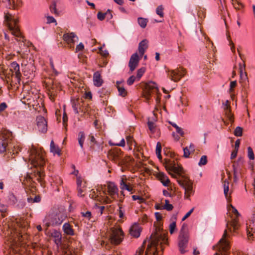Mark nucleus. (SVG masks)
Wrapping results in <instances>:
<instances>
[{
    "mask_svg": "<svg viewBox=\"0 0 255 255\" xmlns=\"http://www.w3.org/2000/svg\"><path fill=\"white\" fill-rule=\"evenodd\" d=\"M228 209L229 214L232 213L233 215H230V220L227 221V229L224 231L223 237L216 246L213 247V250L217 251L214 255H229L228 251L230 249V246L227 239L229 236L227 231L230 232H236L240 226L238 217L240 215L238 210L232 205H230L228 207Z\"/></svg>",
    "mask_w": 255,
    "mask_h": 255,
    "instance_id": "1",
    "label": "nucleus"
},
{
    "mask_svg": "<svg viewBox=\"0 0 255 255\" xmlns=\"http://www.w3.org/2000/svg\"><path fill=\"white\" fill-rule=\"evenodd\" d=\"M30 160L31 164L35 167H39L40 170H37L34 172V175L37 178V180L40 183L42 187H43L45 184L44 180V173L42 171L41 168L45 163V160L44 158V153L42 151L38 150L33 148L31 150L30 153Z\"/></svg>",
    "mask_w": 255,
    "mask_h": 255,
    "instance_id": "2",
    "label": "nucleus"
},
{
    "mask_svg": "<svg viewBox=\"0 0 255 255\" xmlns=\"http://www.w3.org/2000/svg\"><path fill=\"white\" fill-rule=\"evenodd\" d=\"M66 217L65 211L63 210L55 209L45 217L44 223L47 227L50 226H59L63 222Z\"/></svg>",
    "mask_w": 255,
    "mask_h": 255,
    "instance_id": "3",
    "label": "nucleus"
},
{
    "mask_svg": "<svg viewBox=\"0 0 255 255\" xmlns=\"http://www.w3.org/2000/svg\"><path fill=\"white\" fill-rule=\"evenodd\" d=\"M151 245L154 247V251H149L145 254V255H158L157 247L159 243L165 244L167 239L165 233L161 232L159 229L157 230L150 236Z\"/></svg>",
    "mask_w": 255,
    "mask_h": 255,
    "instance_id": "4",
    "label": "nucleus"
},
{
    "mask_svg": "<svg viewBox=\"0 0 255 255\" xmlns=\"http://www.w3.org/2000/svg\"><path fill=\"white\" fill-rule=\"evenodd\" d=\"M187 225L183 224L180 230V235L178 237V246L181 254H184L186 252L185 250L187 247L189 236L187 232L185 230V228H187Z\"/></svg>",
    "mask_w": 255,
    "mask_h": 255,
    "instance_id": "5",
    "label": "nucleus"
},
{
    "mask_svg": "<svg viewBox=\"0 0 255 255\" xmlns=\"http://www.w3.org/2000/svg\"><path fill=\"white\" fill-rule=\"evenodd\" d=\"M109 240L112 244H120L124 238V232L118 227H112L109 231Z\"/></svg>",
    "mask_w": 255,
    "mask_h": 255,
    "instance_id": "6",
    "label": "nucleus"
},
{
    "mask_svg": "<svg viewBox=\"0 0 255 255\" xmlns=\"http://www.w3.org/2000/svg\"><path fill=\"white\" fill-rule=\"evenodd\" d=\"M4 20L11 34L17 37L19 36L20 32L17 25L18 19L15 18L11 15H5L4 16Z\"/></svg>",
    "mask_w": 255,
    "mask_h": 255,
    "instance_id": "7",
    "label": "nucleus"
},
{
    "mask_svg": "<svg viewBox=\"0 0 255 255\" xmlns=\"http://www.w3.org/2000/svg\"><path fill=\"white\" fill-rule=\"evenodd\" d=\"M108 156L109 159L121 166L126 164L127 161L124 157L121 149L117 148L109 152Z\"/></svg>",
    "mask_w": 255,
    "mask_h": 255,
    "instance_id": "8",
    "label": "nucleus"
},
{
    "mask_svg": "<svg viewBox=\"0 0 255 255\" xmlns=\"http://www.w3.org/2000/svg\"><path fill=\"white\" fill-rule=\"evenodd\" d=\"M179 185L185 190V197L187 199H189L191 195L193 194L192 187V182L188 178L185 177L183 180H178Z\"/></svg>",
    "mask_w": 255,
    "mask_h": 255,
    "instance_id": "9",
    "label": "nucleus"
},
{
    "mask_svg": "<svg viewBox=\"0 0 255 255\" xmlns=\"http://www.w3.org/2000/svg\"><path fill=\"white\" fill-rule=\"evenodd\" d=\"M168 77L172 81L177 82L186 74L185 70L183 68L166 71Z\"/></svg>",
    "mask_w": 255,
    "mask_h": 255,
    "instance_id": "10",
    "label": "nucleus"
},
{
    "mask_svg": "<svg viewBox=\"0 0 255 255\" xmlns=\"http://www.w3.org/2000/svg\"><path fill=\"white\" fill-rule=\"evenodd\" d=\"M159 89L155 83L150 81L148 82L145 87L144 97L147 100L150 99V97L152 94H158Z\"/></svg>",
    "mask_w": 255,
    "mask_h": 255,
    "instance_id": "11",
    "label": "nucleus"
},
{
    "mask_svg": "<svg viewBox=\"0 0 255 255\" xmlns=\"http://www.w3.org/2000/svg\"><path fill=\"white\" fill-rule=\"evenodd\" d=\"M246 230L249 238H255V211L253 214L249 222L247 224Z\"/></svg>",
    "mask_w": 255,
    "mask_h": 255,
    "instance_id": "12",
    "label": "nucleus"
},
{
    "mask_svg": "<svg viewBox=\"0 0 255 255\" xmlns=\"http://www.w3.org/2000/svg\"><path fill=\"white\" fill-rule=\"evenodd\" d=\"M63 39L70 48L73 47L75 43L78 40V36L74 32L64 33Z\"/></svg>",
    "mask_w": 255,
    "mask_h": 255,
    "instance_id": "13",
    "label": "nucleus"
},
{
    "mask_svg": "<svg viewBox=\"0 0 255 255\" xmlns=\"http://www.w3.org/2000/svg\"><path fill=\"white\" fill-rule=\"evenodd\" d=\"M37 126L39 131L42 133H45L47 130V122L42 116H39L36 118Z\"/></svg>",
    "mask_w": 255,
    "mask_h": 255,
    "instance_id": "14",
    "label": "nucleus"
},
{
    "mask_svg": "<svg viewBox=\"0 0 255 255\" xmlns=\"http://www.w3.org/2000/svg\"><path fill=\"white\" fill-rule=\"evenodd\" d=\"M12 148L13 147L9 139L5 138L0 142V153H3L7 151L11 152V150ZM13 148H15V147L13 146Z\"/></svg>",
    "mask_w": 255,
    "mask_h": 255,
    "instance_id": "15",
    "label": "nucleus"
},
{
    "mask_svg": "<svg viewBox=\"0 0 255 255\" xmlns=\"http://www.w3.org/2000/svg\"><path fill=\"white\" fill-rule=\"evenodd\" d=\"M108 192L112 199L115 200L116 196L119 197L118 188L115 183L109 182L107 185Z\"/></svg>",
    "mask_w": 255,
    "mask_h": 255,
    "instance_id": "16",
    "label": "nucleus"
},
{
    "mask_svg": "<svg viewBox=\"0 0 255 255\" xmlns=\"http://www.w3.org/2000/svg\"><path fill=\"white\" fill-rule=\"evenodd\" d=\"M139 61V58L137 53H135L131 56L128 62V67L131 72L134 71L138 66Z\"/></svg>",
    "mask_w": 255,
    "mask_h": 255,
    "instance_id": "17",
    "label": "nucleus"
},
{
    "mask_svg": "<svg viewBox=\"0 0 255 255\" xmlns=\"http://www.w3.org/2000/svg\"><path fill=\"white\" fill-rule=\"evenodd\" d=\"M167 165L170 170L175 173L180 174L183 172V168L182 166L176 163L174 161H169Z\"/></svg>",
    "mask_w": 255,
    "mask_h": 255,
    "instance_id": "18",
    "label": "nucleus"
},
{
    "mask_svg": "<svg viewBox=\"0 0 255 255\" xmlns=\"http://www.w3.org/2000/svg\"><path fill=\"white\" fill-rule=\"evenodd\" d=\"M3 2L5 3L6 6L9 8L15 9L21 5V1L18 0H3Z\"/></svg>",
    "mask_w": 255,
    "mask_h": 255,
    "instance_id": "19",
    "label": "nucleus"
},
{
    "mask_svg": "<svg viewBox=\"0 0 255 255\" xmlns=\"http://www.w3.org/2000/svg\"><path fill=\"white\" fill-rule=\"evenodd\" d=\"M141 228L138 224L135 223L130 228L129 233L131 236L138 238L140 235Z\"/></svg>",
    "mask_w": 255,
    "mask_h": 255,
    "instance_id": "20",
    "label": "nucleus"
},
{
    "mask_svg": "<svg viewBox=\"0 0 255 255\" xmlns=\"http://www.w3.org/2000/svg\"><path fill=\"white\" fill-rule=\"evenodd\" d=\"M148 41L147 39H143L139 42L138 44V50L140 56H142L148 48Z\"/></svg>",
    "mask_w": 255,
    "mask_h": 255,
    "instance_id": "21",
    "label": "nucleus"
},
{
    "mask_svg": "<svg viewBox=\"0 0 255 255\" xmlns=\"http://www.w3.org/2000/svg\"><path fill=\"white\" fill-rule=\"evenodd\" d=\"M93 82L95 86L100 87L102 85L103 81L99 71H96L94 73L93 75Z\"/></svg>",
    "mask_w": 255,
    "mask_h": 255,
    "instance_id": "22",
    "label": "nucleus"
},
{
    "mask_svg": "<svg viewBox=\"0 0 255 255\" xmlns=\"http://www.w3.org/2000/svg\"><path fill=\"white\" fill-rule=\"evenodd\" d=\"M10 69L13 73H15L17 78L20 77L21 76V73L19 70V65L16 61H14L11 63L10 65Z\"/></svg>",
    "mask_w": 255,
    "mask_h": 255,
    "instance_id": "23",
    "label": "nucleus"
},
{
    "mask_svg": "<svg viewBox=\"0 0 255 255\" xmlns=\"http://www.w3.org/2000/svg\"><path fill=\"white\" fill-rule=\"evenodd\" d=\"M229 102L228 100H227L224 103H223L224 106V110L225 111L226 114L227 115L229 120L231 122H233V116L231 114V110L229 106Z\"/></svg>",
    "mask_w": 255,
    "mask_h": 255,
    "instance_id": "24",
    "label": "nucleus"
},
{
    "mask_svg": "<svg viewBox=\"0 0 255 255\" xmlns=\"http://www.w3.org/2000/svg\"><path fill=\"white\" fill-rule=\"evenodd\" d=\"M233 168L234 171V182H237L239 179V176L241 174V168L238 167L236 164L233 165Z\"/></svg>",
    "mask_w": 255,
    "mask_h": 255,
    "instance_id": "25",
    "label": "nucleus"
},
{
    "mask_svg": "<svg viewBox=\"0 0 255 255\" xmlns=\"http://www.w3.org/2000/svg\"><path fill=\"white\" fill-rule=\"evenodd\" d=\"M51 236L54 238V242L57 245H59L61 243V234L56 230H54L52 233Z\"/></svg>",
    "mask_w": 255,
    "mask_h": 255,
    "instance_id": "26",
    "label": "nucleus"
},
{
    "mask_svg": "<svg viewBox=\"0 0 255 255\" xmlns=\"http://www.w3.org/2000/svg\"><path fill=\"white\" fill-rule=\"evenodd\" d=\"M63 230L64 232L67 235L73 236L74 232L69 223H65L63 226Z\"/></svg>",
    "mask_w": 255,
    "mask_h": 255,
    "instance_id": "27",
    "label": "nucleus"
},
{
    "mask_svg": "<svg viewBox=\"0 0 255 255\" xmlns=\"http://www.w3.org/2000/svg\"><path fill=\"white\" fill-rule=\"evenodd\" d=\"M85 139V134L84 131H81L78 133V140L79 144L82 149H83V144Z\"/></svg>",
    "mask_w": 255,
    "mask_h": 255,
    "instance_id": "28",
    "label": "nucleus"
},
{
    "mask_svg": "<svg viewBox=\"0 0 255 255\" xmlns=\"http://www.w3.org/2000/svg\"><path fill=\"white\" fill-rule=\"evenodd\" d=\"M159 178L161 182L164 186H167L170 180L168 177L163 173H159Z\"/></svg>",
    "mask_w": 255,
    "mask_h": 255,
    "instance_id": "29",
    "label": "nucleus"
},
{
    "mask_svg": "<svg viewBox=\"0 0 255 255\" xmlns=\"http://www.w3.org/2000/svg\"><path fill=\"white\" fill-rule=\"evenodd\" d=\"M50 151L55 154H58L59 156L60 155V150L58 147H56L55 145L54 142L53 140H51L50 142Z\"/></svg>",
    "mask_w": 255,
    "mask_h": 255,
    "instance_id": "30",
    "label": "nucleus"
},
{
    "mask_svg": "<svg viewBox=\"0 0 255 255\" xmlns=\"http://www.w3.org/2000/svg\"><path fill=\"white\" fill-rule=\"evenodd\" d=\"M17 202V199L12 193H9L7 196V202L10 205H14Z\"/></svg>",
    "mask_w": 255,
    "mask_h": 255,
    "instance_id": "31",
    "label": "nucleus"
},
{
    "mask_svg": "<svg viewBox=\"0 0 255 255\" xmlns=\"http://www.w3.org/2000/svg\"><path fill=\"white\" fill-rule=\"evenodd\" d=\"M41 199L40 195H36L34 198L30 196L27 198V201L29 203H39L41 201Z\"/></svg>",
    "mask_w": 255,
    "mask_h": 255,
    "instance_id": "32",
    "label": "nucleus"
},
{
    "mask_svg": "<svg viewBox=\"0 0 255 255\" xmlns=\"http://www.w3.org/2000/svg\"><path fill=\"white\" fill-rule=\"evenodd\" d=\"M120 188L122 190H126L128 191H131L132 188H130L124 181L123 178L120 181Z\"/></svg>",
    "mask_w": 255,
    "mask_h": 255,
    "instance_id": "33",
    "label": "nucleus"
},
{
    "mask_svg": "<svg viewBox=\"0 0 255 255\" xmlns=\"http://www.w3.org/2000/svg\"><path fill=\"white\" fill-rule=\"evenodd\" d=\"M137 22L140 26L144 28L146 27L148 20L146 18L143 17H138L137 18Z\"/></svg>",
    "mask_w": 255,
    "mask_h": 255,
    "instance_id": "34",
    "label": "nucleus"
},
{
    "mask_svg": "<svg viewBox=\"0 0 255 255\" xmlns=\"http://www.w3.org/2000/svg\"><path fill=\"white\" fill-rule=\"evenodd\" d=\"M169 123L171 125H172V127L175 128L177 133L179 134L182 136L184 135V132L182 128L178 127L175 123L172 122H169Z\"/></svg>",
    "mask_w": 255,
    "mask_h": 255,
    "instance_id": "35",
    "label": "nucleus"
},
{
    "mask_svg": "<svg viewBox=\"0 0 255 255\" xmlns=\"http://www.w3.org/2000/svg\"><path fill=\"white\" fill-rule=\"evenodd\" d=\"M147 126L150 131L152 133H154L155 131L156 126L155 123L153 122L148 121L147 123Z\"/></svg>",
    "mask_w": 255,
    "mask_h": 255,
    "instance_id": "36",
    "label": "nucleus"
},
{
    "mask_svg": "<svg viewBox=\"0 0 255 255\" xmlns=\"http://www.w3.org/2000/svg\"><path fill=\"white\" fill-rule=\"evenodd\" d=\"M145 71V68H144V67H141L137 70V74H136V76L137 81H139L140 79L142 76V75L144 73Z\"/></svg>",
    "mask_w": 255,
    "mask_h": 255,
    "instance_id": "37",
    "label": "nucleus"
},
{
    "mask_svg": "<svg viewBox=\"0 0 255 255\" xmlns=\"http://www.w3.org/2000/svg\"><path fill=\"white\" fill-rule=\"evenodd\" d=\"M164 8L162 5L158 6L156 9V13L160 17H163L164 16L163 13Z\"/></svg>",
    "mask_w": 255,
    "mask_h": 255,
    "instance_id": "38",
    "label": "nucleus"
},
{
    "mask_svg": "<svg viewBox=\"0 0 255 255\" xmlns=\"http://www.w3.org/2000/svg\"><path fill=\"white\" fill-rule=\"evenodd\" d=\"M165 204L162 206V209H166L168 211H171L173 208V205L169 204V201L168 200H165Z\"/></svg>",
    "mask_w": 255,
    "mask_h": 255,
    "instance_id": "39",
    "label": "nucleus"
},
{
    "mask_svg": "<svg viewBox=\"0 0 255 255\" xmlns=\"http://www.w3.org/2000/svg\"><path fill=\"white\" fill-rule=\"evenodd\" d=\"M207 163V156L206 155H203L200 158V161L198 163V165L202 166L205 165Z\"/></svg>",
    "mask_w": 255,
    "mask_h": 255,
    "instance_id": "40",
    "label": "nucleus"
},
{
    "mask_svg": "<svg viewBox=\"0 0 255 255\" xmlns=\"http://www.w3.org/2000/svg\"><path fill=\"white\" fill-rule=\"evenodd\" d=\"M118 90L119 93V95L122 97H125L127 94V92L124 87H121L120 86H118Z\"/></svg>",
    "mask_w": 255,
    "mask_h": 255,
    "instance_id": "41",
    "label": "nucleus"
},
{
    "mask_svg": "<svg viewBox=\"0 0 255 255\" xmlns=\"http://www.w3.org/2000/svg\"><path fill=\"white\" fill-rule=\"evenodd\" d=\"M234 134L236 136H241L243 134V128L237 127L234 130Z\"/></svg>",
    "mask_w": 255,
    "mask_h": 255,
    "instance_id": "42",
    "label": "nucleus"
},
{
    "mask_svg": "<svg viewBox=\"0 0 255 255\" xmlns=\"http://www.w3.org/2000/svg\"><path fill=\"white\" fill-rule=\"evenodd\" d=\"M56 7V1H53L50 6V9L52 13L57 14H58V12H57Z\"/></svg>",
    "mask_w": 255,
    "mask_h": 255,
    "instance_id": "43",
    "label": "nucleus"
},
{
    "mask_svg": "<svg viewBox=\"0 0 255 255\" xmlns=\"http://www.w3.org/2000/svg\"><path fill=\"white\" fill-rule=\"evenodd\" d=\"M89 139L91 142V148H92L93 150H94V144H98L97 141H96L95 138L94 137V135L92 134L89 135Z\"/></svg>",
    "mask_w": 255,
    "mask_h": 255,
    "instance_id": "44",
    "label": "nucleus"
},
{
    "mask_svg": "<svg viewBox=\"0 0 255 255\" xmlns=\"http://www.w3.org/2000/svg\"><path fill=\"white\" fill-rule=\"evenodd\" d=\"M53 183L56 185L59 186L61 185L63 181L62 179L59 176H56L54 178L52 179Z\"/></svg>",
    "mask_w": 255,
    "mask_h": 255,
    "instance_id": "45",
    "label": "nucleus"
},
{
    "mask_svg": "<svg viewBox=\"0 0 255 255\" xmlns=\"http://www.w3.org/2000/svg\"><path fill=\"white\" fill-rule=\"evenodd\" d=\"M248 156L251 160H254L255 159L253 150L250 146L248 147Z\"/></svg>",
    "mask_w": 255,
    "mask_h": 255,
    "instance_id": "46",
    "label": "nucleus"
},
{
    "mask_svg": "<svg viewBox=\"0 0 255 255\" xmlns=\"http://www.w3.org/2000/svg\"><path fill=\"white\" fill-rule=\"evenodd\" d=\"M136 81H137L136 77L133 75H132L130 76L127 80V84L129 86H131Z\"/></svg>",
    "mask_w": 255,
    "mask_h": 255,
    "instance_id": "47",
    "label": "nucleus"
},
{
    "mask_svg": "<svg viewBox=\"0 0 255 255\" xmlns=\"http://www.w3.org/2000/svg\"><path fill=\"white\" fill-rule=\"evenodd\" d=\"M229 182L225 181L224 183V193L226 197L228 196V193L229 192Z\"/></svg>",
    "mask_w": 255,
    "mask_h": 255,
    "instance_id": "48",
    "label": "nucleus"
},
{
    "mask_svg": "<svg viewBox=\"0 0 255 255\" xmlns=\"http://www.w3.org/2000/svg\"><path fill=\"white\" fill-rule=\"evenodd\" d=\"M176 228V222L174 221L172 222L169 225V231L171 234H172Z\"/></svg>",
    "mask_w": 255,
    "mask_h": 255,
    "instance_id": "49",
    "label": "nucleus"
},
{
    "mask_svg": "<svg viewBox=\"0 0 255 255\" xmlns=\"http://www.w3.org/2000/svg\"><path fill=\"white\" fill-rule=\"evenodd\" d=\"M99 93L100 94V97H102L103 95L108 94L110 93V91L109 89L103 88L99 90Z\"/></svg>",
    "mask_w": 255,
    "mask_h": 255,
    "instance_id": "50",
    "label": "nucleus"
},
{
    "mask_svg": "<svg viewBox=\"0 0 255 255\" xmlns=\"http://www.w3.org/2000/svg\"><path fill=\"white\" fill-rule=\"evenodd\" d=\"M106 15V12L103 13L101 11H99L97 14V18L100 21H102L105 18Z\"/></svg>",
    "mask_w": 255,
    "mask_h": 255,
    "instance_id": "51",
    "label": "nucleus"
},
{
    "mask_svg": "<svg viewBox=\"0 0 255 255\" xmlns=\"http://www.w3.org/2000/svg\"><path fill=\"white\" fill-rule=\"evenodd\" d=\"M183 151H184V157L185 158H188L189 157V155L190 154V151L189 150V149L188 148V147H185L183 148Z\"/></svg>",
    "mask_w": 255,
    "mask_h": 255,
    "instance_id": "52",
    "label": "nucleus"
},
{
    "mask_svg": "<svg viewBox=\"0 0 255 255\" xmlns=\"http://www.w3.org/2000/svg\"><path fill=\"white\" fill-rule=\"evenodd\" d=\"M81 214L83 217L88 219V220H90L92 216L91 212L90 211H87L85 213L81 212Z\"/></svg>",
    "mask_w": 255,
    "mask_h": 255,
    "instance_id": "53",
    "label": "nucleus"
},
{
    "mask_svg": "<svg viewBox=\"0 0 255 255\" xmlns=\"http://www.w3.org/2000/svg\"><path fill=\"white\" fill-rule=\"evenodd\" d=\"M240 72V78L242 80L245 81L247 79V74L245 71H242Z\"/></svg>",
    "mask_w": 255,
    "mask_h": 255,
    "instance_id": "54",
    "label": "nucleus"
},
{
    "mask_svg": "<svg viewBox=\"0 0 255 255\" xmlns=\"http://www.w3.org/2000/svg\"><path fill=\"white\" fill-rule=\"evenodd\" d=\"M132 198L133 200H134V201H135L137 200H139V203H142L144 202V199L143 198H142L141 197H140L137 195H132Z\"/></svg>",
    "mask_w": 255,
    "mask_h": 255,
    "instance_id": "55",
    "label": "nucleus"
},
{
    "mask_svg": "<svg viewBox=\"0 0 255 255\" xmlns=\"http://www.w3.org/2000/svg\"><path fill=\"white\" fill-rule=\"evenodd\" d=\"M84 44L82 42H81L77 45L76 48V52H77L78 51H82L84 49Z\"/></svg>",
    "mask_w": 255,
    "mask_h": 255,
    "instance_id": "56",
    "label": "nucleus"
},
{
    "mask_svg": "<svg viewBox=\"0 0 255 255\" xmlns=\"http://www.w3.org/2000/svg\"><path fill=\"white\" fill-rule=\"evenodd\" d=\"M144 248L141 247L138 248V250L136 252L135 255H143Z\"/></svg>",
    "mask_w": 255,
    "mask_h": 255,
    "instance_id": "57",
    "label": "nucleus"
},
{
    "mask_svg": "<svg viewBox=\"0 0 255 255\" xmlns=\"http://www.w3.org/2000/svg\"><path fill=\"white\" fill-rule=\"evenodd\" d=\"M194 210V208H192L189 211H188L185 215L183 217L182 221H184L185 219H186L188 217H189L190 215L192 213Z\"/></svg>",
    "mask_w": 255,
    "mask_h": 255,
    "instance_id": "58",
    "label": "nucleus"
},
{
    "mask_svg": "<svg viewBox=\"0 0 255 255\" xmlns=\"http://www.w3.org/2000/svg\"><path fill=\"white\" fill-rule=\"evenodd\" d=\"M7 105L5 103L3 102V103H1L0 104V114L2 112L4 111L7 108Z\"/></svg>",
    "mask_w": 255,
    "mask_h": 255,
    "instance_id": "59",
    "label": "nucleus"
},
{
    "mask_svg": "<svg viewBox=\"0 0 255 255\" xmlns=\"http://www.w3.org/2000/svg\"><path fill=\"white\" fill-rule=\"evenodd\" d=\"M106 13V17H107V18L108 20L111 19L113 18L112 11L110 9H108V10L107 11Z\"/></svg>",
    "mask_w": 255,
    "mask_h": 255,
    "instance_id": "60",
    "label": "nucleus"
},
{
    "mask_svg": "<svg viewBox=\"0 0 255 255\" xmlns=\"http://www.w3.org/2000/svg\"><path fill=\"white\" fill-rule=\"evenodd\" d=\"M237 85V81H231L230 83V91L232 92L233 90V88H235Z\"/></svg>",
    "mask_w": 255,
    "mask_h": 255,
    "instance_id": "61",
    "label": "nucleus"
},
{
    "mask_svg": "<svg viewBox=\"0 0 255 255\" xmlns=\"http://www.w3.org/2000/svg\"><path fill=\"white\" fill-rule=\"evenodd\" d=\"M119 217L120 218H123L124 216V211L122 210V207L120 204H119Z\"/></svg>",
    "mask_w": 255,
    "mask_h": 255,
    "instance_id": "62",
    "label": "nucleus"
},
{
    "mask_svg": "<svg viewBox=\"0 0 255 255\" xmlns=\"http://www.w3.org/2000/svg\"><path fill=\"white\" fill-rule=\"evenodd\" d=\"M161 145L159 142H158L156 146V153H161Z\"/></svg>",
    "mask_w": 255,
    "mask_h": 255,
    "instance_id": "63",
    "label": "nucleus"
},
{
    "mask_svg": "<svg viewBox=\"0 0 255 255\" xmlns=\"http://www.w3.org/2000/svg\"><path fill=\"white\" fill-rule=\"evenodd\" d=\"M47 23H48L56 22V20L53 16H48L47 17Z\"/></svg>",
    "mask_w": 255,
    "mask_h": 255,
    "instance_id": "64",
    "label": "nucleus"
}]
</instances>
